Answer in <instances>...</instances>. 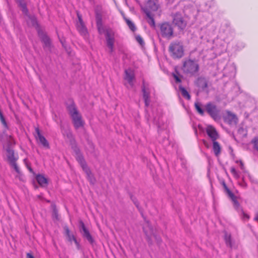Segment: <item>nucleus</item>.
<instances>
[{"mask_svg": "<svg viewBox=\"0 0 258 258\" xmlns=\"http://www.w3.org/2000/svg\"><path fill=\"white\" fill-rule=\"evenodd\" d=\"M67 110L72 118L74 126L76 129L83 127L84 122L82 120L81 114L78 111L74 101L67 107Z\"/></svg>", "mask_w": 258, "mask_h": 258, "instance_id": "obj_1", "label": "nucleus"}, {"mask_svg": "<svg viewBox=\"0 0 258 258\" xmlns=\"http://www.w3.org/2000/svg\"><path fill=\"white\" fill-rule=\"evenodd\" d=\"M168 50L170 56L174 59L181 58L184 55L183 46L179 41L171 42Z\"/></svg>", "mask_w": 258, "mask_h": 258, "instance_id": "obj_2", "label": "nucleus"}, {"mask_svg": "<svg viewBox=\"0 0 258 258\" xmlns=\"http://www.w3.org/2000/svg\"><path fill=\"white\" fill-rule=\"evenodd\" d=\"M160 35L167 40H170L175 37L172 24L168 22H164L158 24Z\"/></svg>", "mask_w": 258, "mask_h": 258, "instance_id": "obj_3", "label": "nucleus"}, {"mask_svg": "<svg viewBox=\"0 0 258 258\" xmlns=\"http://www.w3.org/2000/svg\"><path fill=\"white\" fill-rule=\"evenodd\" d=\"M181 69L184 73L194 76L199 72L200 67L197 60L188 59L183 62Z\"/></svg>", "mask_w": 258, "mask_h": 258, "instance_id": "obj_4", "label": "nucleus"}, {"mask_svg": "<svg viewBox=\"0 0 258 258\" xmlns=\"http://www.w3.org/2000/svg\"><path fill=\"white\" fill-rule=\"evenodd\" d=\"M11 141L10 140L6 148L7 160L10 166L15 169L16 172L18 174H20V170L16 163L18 156L15 155L14 150L11 147Z\"/></svg>", "mask_w": 258, "mask_h": 258, "instance_id": "obj_5", "label": "nucleus"}, {"mask_svg": "<svg viewBox=\"0 0 258 258\" xmlns=\"http://www.w3.org/2000/svg\"><path fill=\"white\" fill-rule=\"evenodd\" d=\"M205 108L206 112L213 120L219 121L221 119L220 109L218 108L214 102H208L205 105Z\"/></svg>", "mask_w": 258, "mask_h": 258, "instance_id": "obj_6", "label": "nucleus"}, {"mask_svg": "<svg viewBox=\"0 0 258 258\" xmlns=\"http://www.w3.org/2000/svg\"><path fill=\"white\" fill-rule=\"evenodd\" d=\"M143 232L146 235V239L149 246L153 244L152 235H153L154 237L157 244L159 245H160L162 242V239L160 236L154 233L153 228L149 222H147V227H143Z\"/></svg>", "mask_w": 258, "mask_h": 258, "instance_id": "obj_7", "label": "nucleus"}, {"mask_svg": "<svg viewBox=\"0 0 258 258\" xmlns=\"http://www.w3.org/2000/svg\"><path fill=\"white\" fill-rule=\"evenodd\" d=\"M172 23L176 26L180 31H183L187 24L186 22L179 13H176L173 15Z\"/></svg>", "mask_w": 258, "mask_h": 258, "instance_id": "obj_8", "label": "nucleus"}, {"mask_svg": "<svg viewBox=\"0 0 258 258\" xmlns=\"http://www.w3.org/2000/svg\"><path fill=\"white\" fill-rule=\"evenodd\" d=\"M79 230L83 238H85L90 244H93L95 242L88 229L86 227L82 220L79 221Z\"/></svg>", "mask_w": 258, "mask_h": 258, "instance_id": "obj_9", "label": "nucleus"}, {"mask_svg": "<svg viewBox=\"0 0 258 258\" xmlns=\"http://www.w3.org/2000/svg\"><path fill=\"white\" fill-rule=\"evenodd\" d=\"M195 84L200 91H205L208 88V81L205 77L201 76L195 80Z\"/></svg>", "mask_w": 258, "mask_h": 258, "instance_id": "obj_10", "label": "nucleus"}, {"mask_svg": "<svg viewBox=\"0 0 258 258\" xmlns=\"http://www.w3.org/2000/svg\"><path fill=\"white\" fill-rule=\"evenodd\" d=\"M224 121L230 125H236L238 123V119L235 114L227 111L226 115L224 117Z\"/></svg>", "mask_w": 258, "mask_h": 258, "instance_id": "obj_11", "label": "nucleus"}, {"mask_svg": "<svg viewBox=\"0 0 258 258\" xmlns=\"http://www.w3.org/2000/svg\"><path fill=\"white\" fill-rule=\"evenodd\" d=\"M35 132L37 134V135L35 136L36 140L39 141V143L44 148L46 149H49L50 146L48 142L46 139V138L41 134L39 128H36Z\"/></svg>", "mask_w": 258, "mask_h": 258, "instance_id": "obj_12", "label": "nucleus"}, {"mask_svg": "<svg viewBox=\"0 0 258 258\" xmlns=\"http://www.w3.org/2000/svg\"><path fill=\"white\" fill-rule=\"evenodd\" d=\"M95 19L96 22V26L97 27L98 31L100 34H102L108 30H105L102 23V15L99 12H96Z\"/></svg>", "mask_w": 258, "mask_h": 258, "instance_id": "obj_13", "label": "nucleus"}, {"mask_svg": "<svg viewBox=\"0 0 258 258\" xmlns=\"http://www.w3.org/2000/svg\"><path fill=\"white\" fill-rule=\"evenodd\" d=\"M206 131L208 136L213 142L216 141V140L219 138V135L217 131L212 125H208Z\"/></svg>", "mask_w": 258, "mask_h": 258, "instance_id": "obj_14", "label": "nucleus"}, {"mask_svg": "<svg viewBox=\"0 0 258 258\" xmlns=\"http://www.w3.org/2000/svg\"><path fill=\"white\" fill-rule=\"evenodd\" d=\"M125 75L124 76V79L126 80L128 83L131 86H134L133 81L135 79V73L134 71L131 69L128 68L127 69L125 70L124 71Z\"/></svg>", "mask_w": 258, "mask_h": 258, "instance_id": "obj_15", "label": "nucleus"}, {"mask_svg": "<svg viewBox=\"0 0 258 258\" xmlns=\"http://www.w3.org/2000/svg\"><path fill=\"white\" fill-rule=\"evenodd\" d=\"M39 36L41 41L44 43L43 48H47L49 51H51L52 44L49 37L43 33H39Z\"/></svg>", "mask_w": 258, "mask_h": 258, "instance_id": "obj_16", "label": "nucleus"}, {"mask_svg": "<svg viewBox=\"0 0 258 258\" xmlns=\"http://www.w3.org/2000/svg\"><path fill=\"white\" fill-rule=\"evenodd\" d=\"M158 8V0H148L147 3L146 7L143 9V10H147L149 12H155L157 11Z\"/></svg>", "mask_w": 258, "mask_h": 258, "instance_id": "obj_17", "label": "nucleus"}, {"mask_svg": "<svg viewBox=\"0 0 258 258\" xmlns=\"http://www.w3.org/2000/svg\"><path fill=\"white\" fill-rule=\"evenodd\" d=\"M142 91L143 92V97L144 100L145 105L146 107H148L150 103V92L146 89L144 81L143 82Z\"/></svg>", "mask_w": 258, "mask_h": 258, "instance_id": "obj_18", "label": "nucleus"}, {"mask_svg": "<svg viewBox=\"0 0 258 258\" xmlns=\"http://www.w3.org/2000/svg\"><path fill=\"white\" fill-rule=\"evenodd\" d=\"M71 138L70 140V143L71 146V148L75 152L76 155L81 153V150L77 145V142L74 138L72 137V135L70 134Z\"/></svg>", "mask_w": 258, "mask_h": 258, "instance_id": "obj_19", "label": "nucleus"}, {"mask_svg": "<svg viewBox=\"0 0 258 258\" xmlns=\"http://www.w3.org/2000/svg\"><path fill=\"white\" fill-rule=\"evenodd\" d=\"M18 6L21 8L22 13L26 16L28 15L29 11L27 4L24 0H16Z\"/></svg>", "mask_w": 258, "mask_h": 258, "instance_id": "obj_20", "label": "nucleus"}, {"mask_svg": "<svg viewBox=\"0 0 258 258\" xmlns=\"http://www.w3.org/2000/svg\"><path fill=\"white\" fill-rule=\"evenodd\" d=\"M36 179L38 184L42 187H45L48 185V180L43 175L38 174L36 176Z\"/></svg>", "mask_w": 258, "mask_h": 258, "instance_id": "obj_21", "label": "nucleus"}, {"mask_svg": "<svg viewBox=\"0 0 258 258\" xmlns=\"http://www.w3.org/2000/svg\"><path fill=\"white\" fill-rule=\"evenodd\" d=\"M105 38L108 47H112V46H114V38L113 36H111L109 31H106Z\"/></svg>", "mask_w": 258, "mask_h": 258, "instance_id": "obj_22", "label": "nucleus"}, {"mask_svg": "<svg viewBox=\"0 0 258 258\" xmlns=\"http://www.w3.org/2000/svg\"><path fill=\"white\" fill-rule=\"evenodd\" d=\"M144 12L145 13L146 16L149 19L148 20H147V22L148 23V24L150 25V26L155 27V22L153 16L151 15V12L147 10H144Z\"/></svg>", "mask_w": 258, "mask_h": 258, "instance_id": "obj_23", "label": "nucleus"}, {"mask_svg": "<svg viewBox=\"0 0 258 258\" xmlns=\"http://www.w3.org/2000/svg\"><path fill=\"white\" fill-rule=\"evenodd\" d=\"M213 150L216 157H218L221 153V148L218 142L216 141L213 142Z\"/></svg>", "mask_w": 258, "mask_h": 258, "instance_id": "obj_24", "label": "nucleus"}, {"mask_svg": "<svg viewBox=\"0 0 258 258\" xmlns=\"http://www.w3.org/2000/svg\"><path fill=\"white\" fill-rule=\"evenodd\" d=\"M130 199L133 201L134 204L135 205L136 207L138 208L139 212L141 213L142 215H143V209L140 206L139 202H138L137 199L133 196V195L132 193L129 194Z\"/></svg>", "mask_w": 258, "mask_h": 258, "instance_id": "obj_25", "label": "nucleus"}, {"mask_svg": "<svg viewBox=\"0 0 258 258\" xmlns=\"http://www.w3.org/2000/svg\"><path fill=\"white\" fill-rule=\"evenodd\" d=\"M63 229L65 231V234L66 235L68 240L69 241L72 242L74 239L76 238L74 234L71 233L70 230L67 226H64Z\"/></svg>", "mask_w": 258, "mask_h": 258, "instance_id": "obj_26", "label": "nucleus"}, {"mask_svg": "<svg viewBox=\"0 0 258 258\" xmlns=\"http://www.w3.org/2000/svg\"><path fill=\"white\" fill-rule=\"evenodd\" d=\"M179 90L181 92L182 96L187 100H189L190 99L191 97L187 91L182 87L181 85L179 86Z\"/></svg>", "mask_w": 258, "mask_h": 258, "instance_id": "obj_27", "label": "nucleus"}, {"mask_svg": "<svg viewBox=\"0 0 258 258\" xmlns=\"http://www.w3.org/2000/svg\"><path fill=\"white\" fill-rule=\"evenodd\" d=\"M77 30L81 35H86L87 33V29L84 23L77 24Z\"/></svg>", "mask_w": 258, "mask_h": 258, "instance_id": "obj_28", "label": "nucleus"}, {"mask_svg": "<svg viewBox=\"0 0 258 258\" xmlns=\"http://www.w3.org/2000/svg\"><path fill=\"white\" fill-rule=\"evenodd\" d=\"M195 107L197 111L201 115H204L205 114L204 109L202 108V104L199 102L195 103Z\"/></svg>", "mask_w": 258, "mask_h": 258, "instance_id": "obj_29", "label": "nucleus"}, {"mask_svg": "<svg viewBox=\"0 0 258 258\" xmlns=\"http://www.w3.org/2000/svg\"><path fill=\"white\" fill-rule=\"evenodd\" d=\"M79 163L86 173H90V169L88 167L85 159H82Z\"/></svg>", "mask_w": 258, "mask_h": 258, "instance_id": "obj_30", "label": "nucleus"}, {"mask_svg": "<svg viewBox=\"0 0 258 258\" xmlns=\"http://www.w3.org/2000/svg\"><path fill=\"white\" fill-rule=\"evenodd\" d=\"M224 239L226 242V245L230 247H232V241H231V236L230 234H228L227 232L225 233Z\"/></svg>", "mask_w": 258, "mask_h": 258, "instance_id": "obj_31", "label": "nucleus"}, {"mask_svg": "<svg viewBox=\"0 0 258 258\" xmlns=\"http://www.w3.org/2000/svg\"><path fill=\"white\" fill-rule=\"evenodd\" d=\"M125 21L131 30L133 32H135L137 28L134 23L132 21L127 19H125Z\"/></svg>", "mask_w": 258, "mask_h": 258, "instance_id": "obj_32", "label": "nucleus"}, {"mask_svg": "<svg viewBox=\"0 0 258 258\" xmlns=\"http://www.w3.org/2000/svg\"><path fill=\"white\" fill-rule=\"evenodd\" d=\"M160 116H159L158 119L156 117H154V119H153L154 123L155 124L158 126V132L159 134L160 133V131L163 128L160 123Z\"/></svg>", "mask_w": 258, "mask_h": 258, "instance_id": "obj_33", "label": "nucleus"}, {"mask_svg": "<svg viewBox=\"0 0 258 258\" xmlns=\"http://www.w3.org/2000/svg\"><path fill=\"white\" fill-rule=\"evenodd\" d=\"M52 217L53 218H55L57 221L59 220L58 211L56 209L55 205H54L53 207Z\"/></svg>", "mask_w": 258, "mask_h": 258, "instance_id": "obj_34", "label": "nucleus"}, {"mask_svg": "<svg viewBox=\"0 0 258 258\" xmlns=\"http://www.w3.org/2000/svg\"><path fill=\"white\" fill-rule=\"evenodd\" d=\"M159 142H161L164 146H167L169 145V142L168 141V139L166 137H164L162 139V140L160 139V138H159Z\"/></svg>", "mask_w": 258, "mask_h": 258, "instance_id": "obj_35", "label": "nucleus"}, {"mask_svg": "<svg viewBox=\"0 0 258 258\" xmlns=\"http://www.w3.org/2000/svg\"><path fill=\"white\" fill-rule=\"evenodd\" d=\"M88 176V180L92 184H94L96 181L95 178L94 177L93 175L92 174L91 171H90V173H86Z\"/></svg>", "mask_w": 258, "mask_h": 258, "instance_id": "obj_36", "label": "nucleus"}, {"mask_svg": "<svg viewBox=\"0 0 258 258\" xmlns=\"http://www.w3.org/2000/svg\"><path fill=\"white\" fill-rule=\"evenodd\" d=\"M136 41L141 45L144 46L145 45L144 41L140 35H136Z\"/></svg>", "mask_w": 258, "mask_h": 258, "instance_id": "obj_37", "label": "nucleus"}, {"mask_svg": "<svg viewBox=\"0 0 258 258\" xmlns=\"http://www.w3.org/2000/svg\"><path fill=\"white\" fill-rule=\"evenodd\" d=\"M225 192L231 200L234 199L235 197H236L229 188L226 190Z\"/></svg>", "mask_w": 258, "mask_h": 258, "instance_id": "obj_38", "label": "nucleus"}, {"mask_svg": "<svg viewBox=\"0 0 258 258\" xmlns=\"http://www.w3.org/2000/svg\"><path fill=\"white\" fill-rule=\"evenodd\" d=\"M172 76L173 77L174 79H175L176 83H178L181 82V80L180 78V77H179V75H177L173 73H172Z\"/></svg>", "mask_w": 258, "mask_h": 258, "instance_id": "obj_39", "label": "nucleus"}, {"mask_svg": "<svg viewBox=\"0 0 258 258\" xmlns=\"http://www.w3.org/2000/svg\"><path fill=\"white\" fill-rule=\"evenodd\" d=\"M231 200L233 202L235 207L237 208L240 206V204H239V202H238V201L237 200L236 197H235L234 199H231Z\"/></svg>", "mask_w": 258, "mask_h": 258, "instance_id": "obj_40", "label": "nucleus"}, {"mask_svg": "<svg viewBox=\"0 0 258 258\" xmlns=\"http://www.w3.org/2000/svg\"><path fill=\"white\" fill-rule=\"evenodd\" d=\"M27 16H28V17L29 18L33 25H34L37 23V19L35 16H31L29 15Z\"/></svg>", "mask_w": 258, "mask_h": 258, "instance_id": "obj_41", "label": "nucleus"}, {"mask_svg": "<svg viewBox=\"0 0 258 258\" xmlns=\"http://www.w3.org/2000/svg\"><path fill=\"white\" fill-rule=\"evenodd\" d=\"M231 172L233 174V175L236 178L239 177V175L237 173V171L234 167H231L230 169Z\"/></svg>", "mask_w": 258, "mask_h": 258, "instance_id": "obj_42", "label": "nucleus"}, {"mask_svg": "<svg viewBox=\"0 0 258 258\" xmlns=\"http://www.w3.org/2000/svg\"><path fill=\"white\" fill-rule=\"evenodd\" d=\"M76 160H77V161L78 162L80 161H81L82 159H84V157L83 154H82V153H80L79 154L76 155Z\"/></svg>", "mask_w": 258, "mask_h": 258, "instance_id": "obj_43", "label": "nucleus"}, {"mask_svg": "<svg viewBox=\"0 0 258 258\" xmlns=\"http://www.w3.org/2000/svg\"><path fill=\"white\" fill-rule=\"evenodd\" d=\"M77 16H78V20H79V22H78V24H83V23H84V22H83V20L82 19V16L78 13L77 14Z\"/></svg>", "mask_w": 258, "mask_h": 258, "instance_id": "obj_44", "label": "nucleus"}, {"mask_svg": "<svg viewBox=\"0 0 258 258\" xmlns=\"http://www.w3.org/2000/svg\"><path fill=\"white\" fill-rule=\"evenodd\" d=\"M88 144L89 145V147L92 150V152H94L95 150V146L91 142L88 143Z\"/></svg>", "mask_w": 258, "mask_h": 258, "instance_id": "obj_45", "label": "nucleus"}, {"mask_svg": "<svg viewBox=\"0 0 258 258\" xmlns=\"http://www.w3.org/2000/svg\"><path fill=\"white\" fill-rule=\"evenodd\" d=\"M243 217L242 218L244 220H248L249 218V216L247 214L245 213L244 212H242Z\"/></svg>", "mask_w": 258, "mask_h": 258, "instance_id": "obj_46", "label": "nucleus"}, {"mask_svg": "<svg viewBox=\"0 0 258 258\" xmlns=\"http://www.w3.org/2000/svg\"><path fill=\"white\" fill-rule=\"evenodd\" d=\"M244 132V130L242 127H239L237 130V132L239 134H243Z\"/></svg>", "mask_w": 258, "mask_h": 258, "instance_id": "obj_47", "label": "nucleus"}, {"mask_svg": "<svg viewBox=\"0 0 258 258\" xmlns=\"http://www.w3.org/2000/svg\"><path fill=\"white\" fill-rule=\"evenodd\" d=\"M222 185H223V187L224 189V191H225L226 190H227V189H228L229 188L227 187L225 182L224 181H223L222 182Z\"/></svg>", "mask_w": 258, "mask_h": 258, "instance_id": "obj_48", "label": "nucleus"}, {"mask_svg": "<svg viewBox=\"0 0 258 258\" xmlns=\"http://www.w3.org/2000/svg\"><path fill=\"white\" fill-rule=\"evenodd\" d=\"M26 165H27V167L28 169L29 170V171L31 173H33V174H34V171H33V169L31 168V167L29 165H28V164H26Z\"/></svg>", "mask_w": 258, "mask_h": 258, "instance_id": "obj_49", "label": "nucleus"}, {"mask_svg": "<svg viewBox=\"0 0 258 258\" xmlns=\"http://www.w3.org/2000/svg\"><path fill=\"white\" fill-rule=\"evenodd\" d=\"M59 40H60V42L61 43L62 46L67 50V47L65 44V42H66L65 40H63L62 39H60Z\"/></svg>", "mask_w": 258, "mask_h": 258, "instance_id": "obj_50", "label": "nucleus"}, {"mask_svg": "<svg viewBox=\"0 0 258 258\" xmlns=\"http://www.w3.org/2000/svg\"><path fill=\"white\" fill-rule=\"evenodd\" d=\"M26 257L27 258H35L31 253H27Z\"/></svg>", "mask_w": 258, "mask_h": 258, "instance_id": "obj_51", "label": "nucleus"}, {"mask_svg": "<svg viewBox=\"0 0 258 258\" xmlns=\"http://www.w3.org/2000/svg\"><path fill=\"white\" fill-rule=\"evenodd\" d=\"M73 241L75 242L76 245H77V246L78 247V248H79V247H80V244H79V243L78 242L76 238L74 239L73 240Z\"/></svg>", "mask_w": 258, "mask_h": 258, "instance_id": "obj_52", "label": "nucleus"}, {"mask_svg": "<svg viewBox=\"0 0 258 258\" xmlns=\"http://www.w3.org/2000/svg\"><path fill=\"white\" fill-rule=\"evenodd\" d=\"M240 164L241 169H243V168H244V164H243V162L241 161H240Z\"/></svg>", "mask_w": 258, "mask_h": 258, "instance_id": "obj_53", "label": "nucleus"}, {"mask_svg": "<svg viewBox=\"0 0 258 258\" xmlns=\"http://www.w3.org/2000/svg\"><path fill=\"white\" fill-rule=\"evenodd\" d=\"M113 46H112V47H108L110 49V53H112L113 51Z\"/></svg>", "mask_w": 258, "mask_h": 258, "instance_id": "obj_54", "label": "nucleus"}, {"mask_svg": "<svg viewBox=\"0 0 258 258\" xmlns=\"http://www.w3.org/2000/svg\"><path fill=\"white\" fill-rule=\"evenodd\" d=\"M175 74L180 76L179 73L178 72V71L177 70H175Z\"/></svg>", "mask_w": 258, "mask_h": 258, "instance_id": "obj_55", "label": "nucleus"}, {"mask_svg": "<svg viewBox=\"0 0 258 258\" xmlns=\"http://www.w3.org/2000/svg\"><path fill=\"white\" fill-rule=\"evenodd\" d=\"M203 142H204V143L205 145V146H207V142H206V141H204H204H203Z\"/></svg>", "mask_w": 258, "mask_h": 258, "instance_id": "obj_56", "label": "nucleus"}, {"mask_svg": "<svg viewBox=\"0 0 258 258\" xmlns=\"http://www.w3.org/2000/svg\"><path fill=\"white\" fill-rule=\"evenodd\" d=\"M232 137L234 138V139L236 140V138H235V136L233 133H232Z\"/></svg>", "mask_w": 258, "mask_h": 258, "instance_id": "obj_57", "label": "nucleus"}, {"mask_svg": "<svg viewBox=\"0 0 258 258\" xmlns=\"http://www.w3.org/2000/svg\"><path fill=\"white\" fill-rule=\"evenodd\" d=\"M199 128H201V125H199Z\"/></svg>", "mask_w": 258, "mask_h": 258, "instance_id": "obj_58", "label": "nucleus"}, {"mask_svg": "<svg viewBox=\"0 0 258 258\" xmlns=\"http://www.w3.org/2000/svg\"><path fill=\"white\" fill-rule=\"evenodd\" d=\"M9 138L10 139H11L12 137H11V136H10L9 137Z\"/></svg>", "mask_w": 258, "mask_h": 258, "instance_id": "obj_59", "label": "nucleus"}, {"mask_svg": "<svg viewBox=\"0 0 258 258\" xmlns=\"http://www.w3.org/2000/svg\"><path fill=\"white\" fill-rule=\"evenodd\" d=\"M89 1L90 2H91V1H92L93 0H89Z\"/></svg>", "mask_w": 258, "mask_h": 258, "instance_id": "obj_60", "label": "nucleus"}, {"mask_svg": "<svg viewBox=\"0 0 258 258\" xmlns=\"http://www.w3.org/2000/svg\"><path fill=\"white\" fill-rule=\"evenodd\" d=\"M125 2H126V0H125Z\"/></svg>", "mask_w": 258, "mask_h": 258, "instance_id": "obj_61", "label": "nucleus"}, {"mask_svg": "<svg viewBox=\"0 0 258 258\" xmlns=\"http://www.w3.org/2000/svg\"><path fill=\"white\" fill-rule=\"evenodd\" d=\"M236 258H237V257H236Z\"/></svg>", "mask_w": 258, "mask_h": 258, "instance_id": "obj_62", "label": "nucleus"}]
</instances>
